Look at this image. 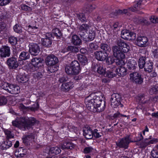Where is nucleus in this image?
Wrapping results in <instances>:
<instances>
[{"mask_svg": "<svg viewBox=\"0 0 158 158\" xmlns=\"http://www.w3.org/2000/svg\"><path fill=\"white\" fill-rule=\"evenodd\" d=\"M90 97L85 98V102L87 109L94 113L100 112L104 111L106 107L105 102L99 93H97L92 99H90Z\"/></svg>", "mask_w": 158, "mask_h": 158, "instance_id": "obj_1", "label": "nucleus"}, {"mask_svg": "<svg viewBox=\"0 0 158 158\" xmlns=\"http://www.w3.org/2000/svg\"><path fill=\"white\" fill-rule=\"evenodd\" d=\"M38 121L33 117L27 116L17 117L15 120L12 122L13 125L17 127H23L29 129L33 126L38 124Z\"/></svg>", "mask_w": 158, "mask_h": 158, "instance_id": "obj_2", "label": "nucleus"}, {"mask_svg": "<svg viewBox=\"0 0 158 158\" xmlns=\"http://www.w3.org/2000/svg\"><path fill=\"white\" fill-rule=\"evenodd\" d=\"M65 70L68 75H77L81 70L80 64L77 60H73L70 66H65Z\"/></svg>", "mask_w": 158, "mask_h": 158, "instance_id": "obj_3", "label": "nucleus"}, {"mask_svg": "<svg viewBox=\"0 0 158 158\" xmlns=\"http://www.w3.org/2000/svg\"><path fill=\"white\" fill-rule=\"evenodd\" d=\"M133 142H137L138 140L134 141H132L130 136L127 135L125 137L119 139L117 142H116L115 143L116 145V148H123L124 149H127L128 148L130 143Z\"/></svg>", "mask_w": 158, "mask_h": 158, "instance_id": "obj_4", "label": "nucleus"}, {"mask_svg": "<svg viewBox=\"0 0 158 158\" xmlns=\"http://www.w3.org/2000/svg\"><path fill=\"white\" fill-rule=\"evenodd\" d=\"M121 97L118 93H114L111 96L110 98L111 104L112 107L114 108L119 106L122 107L123 105L121 102Z\"/></svg>", "mask_w": 158, "mask_h": 158, "instance_id": "obj_5", "label": "nucleus"}, {"mask_svg": "<svg viewBox=\"0 0 158 158\" xmlns=\"http://www.w3.org/2000/svg\"><path fill=\"white\" fill-rule=\"evenodd\" d=\"M53 35L50 33H47L44 35V38L41 39L42 45L47 48L51 47L52 44Z\"/></svg>", "mask_w": 158, "mask_h": 158, "instance_id": "obj_6", "label": "nucleus"}, {"mask_svg": "<svg viewBox=\"0 0 158 158\" xmlns=\"http://www.w3.org/2000/svg\"><path fill=\"white\" fill-rule=\"evenodd\" d=\"M6 63L8 69L11 70L15 69L19 66V63L17 58L14 56H12L7 59Z\"/></svg>", "mask_w": 158, "mask_h": 158, "instance_id": "obj_7", "label": "nucleus"}, {"mask_svg": "<svg viewBox=\"0 0 158 158\" xmlns=\"http://www.w3.org/2000/svg\"><path fill=\"white\" fill-rule=\"evenodd\" d=\"M112 50L113 55L117 59H121L122 60L125 58V55L122 50L119 48L117 46H114L112 47Z\"/></svg>", "mask_w": 158, "mask_h": 158, "instance_id": "obj_8", "label": "nucleus"}, {"mask_svg": "<svg viewBox=\"0 0 158 158\" xmlns=\"http://www.w3.org/2000/svg\"><path fill=\"white\" fill-rule=\"evenodd\" d=\"M90 27L88 24H83L79 27L78 33L83 40H86L85 34Z\"/></svg>", "mask_w": 158, "mask_h": 158, "instance_id": "obj_9", "label": "nucleus"}, {"mask_svg": "<svg viewBox=\"0 0 158 158\" xmlns=\"http://www.w3.org/2000/svg\"><path fill=\"white\" fill-rule=\"evenodd\" d=\"M121 37L125 40H134L136 38V35L127 30H123L121 32Z\"/></svg>", "mask_w": 158, "mask_h": 158, "instance_id": "obj_10", "label": "nucleus"}, {"mask_svg": "<svg viewBox=\"0 0 158 158\" xmlns=\"http://www.w3.org/2000/svg\"><path fill=\"white\" fill-rule=\"evenodd\" d=\"M10 55V47L7 45H3L0 48V57L1 58L9 57Z\"/></svg>", "mask_w": 158, "mask_h": 158, "instance_id": "obj_11", "label": "nucleus"}, {"mask_svg": "<svg viewBox=\"0 0 158 158\" xmlns=\"http://www.w3.org/2000/svg\"><path fill=\"white\" fill-rule=\"evenodd\" d=\"M29 52L32 55H37L40 51V48L39 45L35 43H31L29 45Z\"/></svg>", "mask_w": 158, "mask_h": 158, "instance_id": "obj_12", "label": "nucleus"}, {"mask_svg": "<svg viewBox=\"0 0 158 158\" xmlns=\"http://www.w3.org/2000/svg\"><path fill=\"white\" fill-rule=\"evenodd\" d=\"M117 44L118 48L124 52L127 53L130 50L129 46L123 40L119 39L117 40Z\"/></svg>", "mask_w": 158, "mask_h": 158, "instance_id": "obj_13", "label": "nucleus"}, {"mask_svg": "<svg viewBox=\"0 0 158 158\" xmlns=\"http://www.w3.org/2000/svg\"><path fill=\"white\" fill-rule=\"evenodd\" d=\"M58 61V58L53 55H48L45 59V63L47 65L57 64Z\"/></svg>", "mask_w": 158, "mask_h": 158, "instance_id": "obj_14", "label": "nucleus"}, {"mask_svg": "<svg viewBox=\"0 0 158 158\" xmlns=\"http://www.w3.org/2000/svg\"><path fill=\"white\" fill-rule=\"evenodd\" d=\"M31 63L33 65L31 68L32 71L33 72L36 71L38 69L39 67L42 64V62L40 58L35 57L32 59Z\"/></svg>", "mask_w": 158, "mask_h": 158, "instance_id": "obj_15", "label": "nucleus"}, {"mask_svg": "<svg viewBox=\"0 0 158 158\" xmlns=\"http://www.w3.org/2000/svg\"><path fill=\"white\" fill-rule=\"evenodd\" d=\"M157 139H154L152 140H149V139H146L144 140L141 141L139 142V147L141 148H145L146 146L151 144H153L157 142Z\"/></svg>", "mask_w": 158, "mask_h": 158, "instance_id": "obj_16", "label": "nucleus"}, {"mask_svg": "<svg viewBox=\"0 0 158 158\" xmlns=\"http://www.w3.org/2000/svg\"><path fill=\"white\" fill-rule=\"evenodd\" d=\"M94 55L95 58L98 60L103 61L106 60L107 56L106 53L102 51H98L95 52Z\"/></svg>", "mask_w": 158, "mask_h": 158, "instance_id": "obj_17", "label": "nucleus"}, {"mask_svg": "<svg viewBox=\"0 0 158 158\" xmlns=\"http://www.w3.org/2000/svg\"><path fill=\"white\" fill-rule=\"evenodd\" d=\"M83 135L87 139H91L93 137V131L89 127H85L83 128Z\"/></svg>", "mask_w": 158, "mask_h": 158, "instance_id": "obj_18", "label": "nucleus"}, {"mask_svg": "<svg viewBox=\"0 0 158 158\" xmlns=\"http://www.w3.org/2000/svg\"><path fill=\"white\" fill-rule=\"evenodd\" d=\"M127 66L130 72H132L137 67V64L135 60L130 59L127 63Z\"/></svg>", "mask_w": 158, "mask_h": 158, "instance_id": "obj_19", "label": "nucleus"}, {"mask_svg": "<svg viewBox=\"0 0 158 158\" xmlns=\"http://www.w3.org/2000/svg\"><path fill=\"white\" fill-rule=\"evenodd\" d=\"M20 92V88L17 85L11 84L9 86L8 92L12 94H16Z\"/></svg>", "mask_w": 158, "mask_h": 158, "instance_id": "obj_20", "label": "nucleus"}, {"mask_svg": "<svg viewBox=\"0 0 158 158\" xmlns=\"http://www.w3.org/2000/svg\"><path fill=\"white\" fill-rule=\"evenodd\" d=\"M127 69L124 67L120 66L115 70L116 74L119 76H124L127 74Z\"/></svg>", "mask_w": 158, "mask_h": 158, "instance_id": "obj_21", "label": "nucleus"}, {"mask_svg": "<svg viewBox=\"0 0 158 158\" xmlns=\"http://www.w3.org/2000/svg\"><path fill=\"white\" fill-rule=\"evenodd\" d=\"M76 145L70 142H64L61 145V149H69L73 150L74 149Z\"/></svg>", "mask_w": 158, "mask_h": 158, "instance_id": "obj_22", "label": "nucleus"}, {"mask_svg": "<svg viewBox=\"0 0 158 158\" xmlns=\"http://www.w3.org/2000/svg\"><path fill=\"white\" fill-rule=\"evenodd\" d=\"M71 43L74 45L79 46L82 44L81 40L78 36L74 35L72 36L71 40Z\"/></svg>", "mask_w": 158, "mask_h": 158, "instance_id": "obj_23", "label": "nucleus"}, {"mask_svg": "<svg viewBox=\"0 0 158 158\" xmlns=\"http://www.w3.org/2000/svg\"><path fill=\"white\" fill-rule=\"evenodd\" d=\"M73 87V82L70 81L63 83L61 85V89L64 91L67 92L71 89Z\"/></svg>", "mask_w": 158, "mask_h": 158, "instance_id": "obj_24", "label": "nucleus"}, {"mask_svg": "<svg viewBox=\"0 0 158 158\" xmlns=\"http://www.w3.org/2000/svg\"><path fill=\"white\" fill-rule=\"evenodd\" d=\"M94 71H96L99 74L104 75L106 72L105 69L102 66L99 64H96L94 66H93Z\"/></svg>", "mask_w": 158, "mask_h": 158, "instance_id": "obj_25", "label": "nucleus"}, {"mask_svg": "<svg viewBox=\"0 0 158 158\" xmlns=\"http://www.w3.org/2000/svg\"><path fill=\"white\" fill-rule=\"evenodd\" d=\"M77 56L78 60L82 66H84L87 64V59L85 56L78 54L77 55Z\"/></svg>", "mask_w": 158, "mask_h": 158, "instance_id": "obj_26", "label": "nucleus"}, {"mask_svg": "<svg viewBox=\"0 0 158 158\" xmlns=\"http://www.w3.org/2000/svg\"><path fill=\"white\" fill-rule=\"evenodd\" d=\"M12 145V142L9 139L6 140L1 145V148L2 150H6L11 147Z\"/></svg>", "mask_w": 158, "mask_h": 158, "instance_id": "obj_27", "label": "nucleus"}, {"mask_svg": "<svg viewBox=\"0 0 158 158\" xmlns=\"http://www.w3.org/2000/svg\"><path fill=\"white\" fill-rule=\"evenodd\" d=\"M130 79L133 82L138 83V72H134L130 75Z\"/></svg>", "mask_w": 158, "mask_h": 158, "instance_id": "obj_28", "label": "nucleus"}, {"mask_svg": "<svg viewBox=\"0 0 158 158\" xmlns=\"http://www.w3.org/2000/svg\"><path fill=\"white\" fill-rule=\"evenodd\" d=\"M100 48L103 50V52L106 54L107 52H109L111 50L110 46L105 43L101 44L100 45Z\"/></svg>", "mask_w": 158, "mask_h": 158, "instance_id": "obj_29", "label": "nucleus"}, {"mask_svg": "<svg viewBox=\"0 0 158 158\" xmlns=\"http://www.w3.org/2000/svg\"><path fill=\"white\" fill-rule=\"evenodd\" d=\"M148 41V38L146 37L139 36V47H145Z\"/></svg>", "mask_w": 158, "mask_h": 158, "instance_id": "obj_30", "label": "nucleus"}, {"mask_svg": "<svg viewBox=\"0 0 158 158\" xmlns=\"http://www.w3.org/2000/svg\"><path fill=\"white\" fill-rule=\"evenodd\" d=\"M48 73L50 74L51 73H53L56 71L58 70V67L56 64H52V65H47Z\"/></svg>", "mask_w": 158, "mask_h": 158, "instance_id": "obj_31", "label": "nucleus"}, {"mask_svg": "<svg viewBox=\"0 0 158 158\" xmlns=\"http://www.w3.org/2000/svg\"><path fill=\"white\" fill-rule=\"evenodd\" d=\"M153 63L150 61L147 62L144 67L145 71L148 73H151L153 69Z\"/></svg>", "mask_w": 158, "mask_h": 158, "instance_id": "obj_32", "label": "nucleus"}, {"mask_svg": "<svg viewBox=\"0 0 158 158\" xmlns=\"http://www.w3.org/2000/svg\"><path fill=\"white\" fill-rule=\"evenodd\" d=\"M30 57V53L24 51L22 52L19 56V58L22 60H27L29 59Z\"/></svg>", "mask_w": 158, "mask_h": 158, "instance_id": "obj_33", "label": "nucleus"}, {"mask_svg": "<svg viewBox=\"0 0 158 158\" xmlns=\"http://www.w3.org/2000/svg\"><path fill=\"white\" fill-rule=\"evenodd\" d=\"M115 71V70L114 71L112 69H110L106 72L104 76L108 78H112L116 76V74L114 73L116 72Z\"/></svg>", "mask_w": 158, "mask_h": 158, "instance_id": "obj_34", "label": "nucleus"}, {"mask_svg": "<svg viewBox=\"0 0 158 158\" xmlns=\"http://www.w3.org/2000/svg\"><path fill=\"white\" fill-rule=\"evenodd\" d=\"M139 56L140 58L139 59V68L140 69H142L144 67L145 64L146 58L145 57L141 56L140 55Z\"/></svg>", "mask_w": 158, "mask_h": 158, "instance_id": "obj_35", "label": "nucleus"}, {"mask_svg": "<svg viewBox=\"0 0 158 158\" xmlns=\"http://www.w3.org/2000/svg\"><path fill=\"white\" fill-rule=\"evenodd\" d=\"M49 152L51 154L57 155L60 152L61 150L60 148L57 146L52 147L50 148Z\"/></svg>", "mask_w": 158, "mask_h": 158, "instance_id": "obj_36", "label": "nucleus"}, {"mask_svg": "<svg viewBox=\"0 0 158 158\" xmlns=\"http://www.w3.org/2000/svg\"><path fill=\"white\" fill-rule=\"evenodd\" d=\"M18 81L20 83H24L27 82L29 80L28 77L26 76H19L17 78Z\"/></svg>", "mask_w": 158, "mask_h": 158, "instance_id": "obj_37", "label": "nucleus"}, {"mask_svg": "<svg viewBox=\"0 0 158 158\" xmlns=\"http://www.w3.org/2000/svg\"><path fill=\"white\" fill-rule=\"evenodd\" d=\"M86 36V40H84L85 41H90L93 40L95 37V33L94 31H89L88 36L87 38Z\"/></svg>", "mask_w": 158, "mask_h": 158, "instance_id": "obj_38", "label": "nucleus"}, {"mask_svg": "<svg viewBox=\"0 0 158 158\" xmlns=\"http://www.w3.org/2000/svg\"><path fill=\"white\" fill-rule=\"evenodd\" d=\"M13 29L14 31L18 33H20L22 32V27L21 24L16 23L13 27Z\"/></svg>", "mask_w": 158, "mask_h": 158, "instance_id": "obj_39", "label": "nucleus"}, {"mask_svg": "<svg viewBox=\"0 0 158 158\" xmlns=\"http://www.w3.org/2000/svg\"><path fill=\"white\" fill-rule=\"evenodd\" d=\"M149 93L151 95L158 94V86L156 85L152 86L149 90Z\"/></svg>", "mask_w": 158, "mask_h": 158, "instance_id": "obj_40", "label": "nucleus"}, {"mask_svg": "<svg viewBox=\"0 0 158 158\" xmlns=\"http://www.w3.org/2000/svg\"><path fill=\"white\" fill-rule=\"evenodd\" d=\"M8 41L12 45H15L17 44L18 40L16 37L11 36L9 37Z\"/></svg>", "mask_w": 158, "mask_h": 158, "instance_id": "obj_41", "label": "nucleus"}, {"mask_svg": "<svg viewBox=\"0 0 158 158\" xmlns=\"http://www.w3.org/2000/svg\"><path fill=\"white\" fill-rule=\"evenodd\" d=\"M53 36H55L57 38L60 39V36L62 35V33L60 31L59 29L56 28L53 31Z\"/></svg>", "mask_w": 158, "mask_h": 158, "instance_id": "obj_42", "label": "nucleus"}, {"mask_svg": "<svg viewBox=\"0 0 158 158\" xmlns=\"http://www.w3.org/2000/svg\"><path fill=\"white\" fill-rule=\"evenodd\" d=\"M103 135L102 131L98 130L97 129H95L93 131V136L96 138H99Z\"/></svg>", "mask_w": 158, "mask_h": 158, "instance_id": "obj_43", "label": "nucleus"}, {"mask_svg": "<svg viewBox=\"0 0 158 158\" xmlns=\"http://www.w3.org/2000/svg\"><path fill=\"white\" fill-rule=\"evenodd\" d=\"M67 49L69 52L74 53H77L79 51L78 48L73 46H68L67 48Z\"/></svg>", "mask_w": 158, "mask_h": 158, "instance_id": "obj_44", "label": "nucleus"}, {"mask_svg": "<svg viewBox=\"0 0 158 158\" xmlns=\"http://www.w3.org/2000/svg\"><path fill=\"white\" fill-rule=\"evenodd\" d=\"M10 84L6 82H3L1 84L0 87L2 89L8 92L9 89V86Z\"/></svg>", "mask_w": 158, "mask_h": 158, "instance_id": "obj_45", "label": "nucleus"}, {"mask_svg": "<svg viewBox=\"0 0 158 158\" xmlns=\"http://www.w3.org/2000/svg\"><path fill=\"white\" fill-rule=\"evenodd\" d=\"M5 135H6V139H9L13 138L14 134L10 130L8 129L5 130L4 131Z\"/></svg>", "mask_w": 158, "mask_h": 158, "instance_id": "obj_46", "label": "nucleus"}, {"mask_svg": "<svg viewBox=\"0 0 158 158\" xmlns=\"http://www.w3.org/2000/svg\"><path fill=\"white\" fill-rule=\"evenodd\" d=\"M7 102V97L4 96L0 97V106L6 105Z\"/></svg>", "mask_w": 158, "mask_h": 158, "instance_id": "obj_47", "label": "nucleus"}, {"mask_svg": "<svg viewBox=\"0 0 158 158\" xmlns=\"http://www.w3.org/2000/svg\"><path fill=\"white\" fill-rule=\"evenodd\" d=\"M120 117H127V118H129V116L127 115H126L123 114H121L119 111H117L116 113H114L112 117L114 118H119Z\"/></svg>", "mask_w": 158, "mask_h": 158, "instance_id": "obj_48", "label": "nucleus"}, {"mask_svg": "<svg viewBox=\"0 0 158 158\" xmlns=\"http://www.w3.org/2000/svg\"><path fill=\"white\" fill-rule=\"evenodd\" d=\"M115 59L113 56H109L107 57V59L106 58L105 60L106 62L108 64H111L115 62Z\"/></svg>", "mask_w": 158, "mask_h": 158, "instance_id": "obj_49", "label": "nucleus"}, {"mask_svg": "<svg viewBox=\"0 0 158 158\" xmlns=\"http://www.w3.org/2000/svg\"><path fill=\"white\" fill-rule=\"evenodd\" d=\"M77 17L78 19L82 22L87 21V19L85 17V15L83 13H81L79 14H77Z\"/></svg>", "mask_w": 158, "mask_h": 158, "instance_id": "obj_50", "label": "nucleus"}, {"mask_svg": "<svg viewBox=\"0 0 158 158\" xmlns=\"http://www.w3.org/2000/svg\"><path fill=\"white\" fill-rule=\"evenodd\" d=\"M68 80V78L66 76H63L59 77L58 82L60 83H63L67 81Z\"/></svg>", "mask_w": 158, "mask_h": 158, "instance_id": "obj_51", "label": "nucleus"}, {"mask_svg": "<svg viewBox=\"0 0 158 158\" xmlns=\"http://www.w3.org/2000/svg\"><path fill=\"white\" fill-rule=\"evenodd\" d=\"M86 11L87 12H90L95 8V6L91 4H88L85 6Z\"/></svg>", "mask_w": 158, "mask_h": 158, "instance_id": "obj_52", "label": "nucleus"}, {"mask_svg": "<svg viewBox=\"0 0 158 158\" xmlns=\"http://www.w3.org/2000/svg\"><path fill=\"white\" fill-rule=\"evenodd\" d=\"M12 1V0H0V6H5L9 4Z\"/></svg>", "mask_w": 158, "mask_h": 158, "instance_id": "obj_53", "label": "nucleus"}, {"mask_svg": "<svg viewBox=\"0 0 158 158\" xmlns=\"http://www.w3.org/2000/svg\"><path fill=\"white\" fill-rule=\"evenodd\" d=\"M21 8L22 10L26 11H30L32 10L31 7L25 4H22L21 5Z\"/></svg>", "mask_w": 158, "mask_h": 158, "instance_id": "obj_54", "label": "nucleus"}, {"mask_svg": "<svg viewBox=\"0 0 158 158\" xmlns=\"http://www.w3.org/2000/svg\"><path fill=\"white\" fill-rule=\"evenodd\" d=\"M151 155L154 158H158V151L156 149H153L151 152Z\"/></svg>", "mask_w": 158, "mask_h": 158, "instance_id": "obj_55", "label": "nucleus"}, {"mask_svg": "<svg viewBox=\"0 0 158 158\" xmlns=\"http://www.w3.org/2000/svg\"><path fill=\"white\" fill-rule=\"evenodd\" d=\"M94 149L91 147H86L84 149V152L85 153H88L93 152Z\"/></svg>", "mask_w": 158, "mask_h": 158, "instance_id": "obj_56", "label": "nucleus"}, {"mask_svg": "<svg viewBox=\"0 0 158 158\" xmlns=\"http://www.w3.org/2000/svg\"><path fill=\"white\" fill-rule=\"evenodd\" d=\"M26 154V151H23L22 153H19L15 154V156L17 158H21L23 157Z\"/></svg>", "mask_w": 158, "mask_h": 158, "instance_id": "obj_57", "label": "nucleus"}, {"mask_svg": "<svg viewBox=\"0 0 158 158\" xmlns=\"http://www.w3.org/2000/svg\"><path fill=\"white\" fill-rule=\"evenodd\" d=\"M138 2H137L136 4L134 5L133 7H131V11L135 12L137 11L138 9Z\"/></svg>", "mask_w": 158, "mask_h": 158, "instance_id": "obj_58", "label": "nucleus"}, {"mask_svg": "<svg viewBox=\"0 0 158 158\" xmlns=\"http://www.w3.org/2000/svg\"><path fill=\"white\" fill-rule=\"evenodd\" d=\"M34 106L35 107H31L29 108V109L31 110L32 111H35V110H37L39 108V105L38 103H35L34 104Z\"/></svg>", "mask_w": 158, "mask_h": 158, "instance_id": "obj_59", "label": "nucleus"}, {"mask_svg": "<svg viewBox=\"0 0 158 158\" xmlns=\"http://www.w3.org/2000/svg\"><path fill=\"white\" fill-rule=\"evenodd\" d=\"M89 48L93 50H96L98 48L96 44L94 43H91L89 44Z\"/></svg>", "mask_w": 158, "mask_h": 158, "instance_id": "obj_60", "label": "nucleus"}, {"mask_svg": "<svg viewBox=\"0 0 158 158\" xmlns=\"http://www.w3.org/2000/svg\"><path fill=\"white\" fill-rule=\"evenodd\" d=\"M151 21L153 23H158V17L154 16H152L150 19Z\"/></svg>", "mask_w": 158, "mask_h": 158, "instance_id": "obj_61", "label": "nucleus"}, {"mask_svg": "<svg viewBox=\"0 0 158 158\" xmlns=\"http://www.w3.org/2000/svg\"><path fill=\"white\" fill-rule=\"evenodd\" d=\"M139 9H143V6L140 7V6H142L144 5L146 2L145 0H139Z\"/></svg>", "mask_w": 158, "mask_h": 158, "instance_id": "obj_62", "label": "nucleus"}, {"mask_svg": "<svg viewBox=\"0 0 158 158\" xmlns=\"http://www.w3.org/2000/svg\"><path fill=\"white\" fill-rule=\"evenodd\" d=\"M34 76L35 77L38 79H40L42 78L43 75L41 73L38 72L34 74Z\"/></svg>", "mask_w": 158, "mask_h": 158, "instance_id": "obj_63", "label": "nucleus"}, {"mask_svg": "<svg viewBox=\"0 0 158 158\" xmlns=\"http://www.w3.org/2000/svg\"><path fill=\"white\" fill-rule=\"evenodd\" d=\"M153 57L155 58H158V49H156L153 52Z\"/></svg>", "mask_w": 158, "mask_h": 158, "instance_id": "obj_64", "label": "nucleus"}]
</instances>
